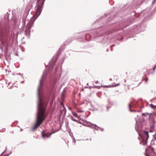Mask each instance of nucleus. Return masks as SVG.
<instances>
[{"instance_id":"nucleus-10","label":"nucleus","mask_w":156,"mask_h":156,"mask_svg":"<svg viewBox=\"0 0 156 156\" xmlns=\"http://www.w3.org/2000/svg\"><path fill=\"white\" fill-rule=\"evenodd\" d=\"M151 107L152 108H153L154 107V108H156V106H154L153 105H152V104H151L150 105Z\"/></svg>"},{"instance_id":"nucleus-12","label":"nucleus","mask_w":156,"mask_h":156,"mask_svg":"<svg viewBox=\"0 0 156 156\" xmlns=\"http://www.w3.org/2000/svg\"><path fill=\"white\" fill-rule=\"evenodd\" d=\"M142 116H145V115H146V114H145V113H142Z\"/></svg>"},{"instance_id":"nucleus-4","label":"nucleus","mask_w":156,"mask_h":156,"mask_svg":"<svg viewBox=\"0 0 156 156\" xmlns=\"http://www.w3.org/2000/svg\"><path fill=\"white\" fill-rule=\"evenodd\" d=\"M53 133H52L50 134H48L47 133H44V131H43L41 133L42 134V137L43 138H45L46 137H49Z\"/></svg>"},{"instance_id":"nucleus-2","label":"nucleus","mask_w":156,"mask_h":156,"mask_svg":"<svg viewBox=\"0 0 156 156\" xmlns=\"http://www.w3.org/2000/svg\"><path fill=\"white\" fill-rule=\"evenodd\" d=\"M144 137L142 138V139L144 142L143 144L144 145H145L147 144V140L148 139L149 136L148 132L147 131H144Z\"/></svg>"},{"instance_id":"nucleus-6","label":"nucleus","mask_w":156,"mask_h":156,"mask_svg":"<svg viewBox=\"0 0 156 156\" xmlns=\"http://www.w3.org/2000/svg\"><path fill=\"white\" fill-rule=\"evenodd\" d=\"M95 86L97 87H99L101 86L100 83L98 81H96L95 82Z\"/></svg>"},{"instance_id":"nucleus-11","label":"nucleus","mask_w":156,"mask_h":156,"mask_svg":"<svg viewBox=\"0 0 156 156\" xmlns=\"http://www.w3.org/2000/svg\"><path fill=\"white\" fill-rule=\"evenodd\" d=\"M144 81L145 83H147V80H148V78L146 77L145 79L144 80Z\"/></svg>"},{"instance_id":"nucleus-9","label":"nucleus","mask_w":156,"mask_h":156,"mask_svg":"<svg viewBox=\"0 0 156 156\" xmlns=\"http://www.w3.org/2000/svg\"><path fill=\"white\" fill-rule=\"evenodd\" d=\"M119 85H120V83H117L116 84H115V85H112V87H116V86H119Z\"/></svg>"},{"instance_id":"nucleus-1","label":"nucleus","mask_w":156,"mask_h":156,"mask_svg":"<svg viewBox=\"0 0 156 156\" xmlns=\"http://www.w3.org/2000/svg\"><path fill=\"white\" fill-rule=\"evenodd\" d=\"M38 112L36 123L32 128L33 131L36 129L43 122L46 118L47 114L45 112L47 105L42 101L41 98H38Z\"/></svg>"},{"instance_id":"nucleus-5","label":"nucleus","mask_w":156,"mask_h":156,"mask_svg":"<svg viewBox=\"0 0 156 156\" xmlns=\"http://www.w3.org/2000/svg\"><path fill=\"white\" fill-rule=\"evenodd\" d=\"M43 79H42L41 80H40V85H39V86L38 88V89L39 91L40 90L41 87L42 85H43Z\"/></svg>"},{"instance_id":"nucleus-13","label":"nucleus","mask_w":156,"mask_h":156,"mask_svg":"<svg viewBox=\"0 0 156 156\" xmlns=\"http://www.w3.org/2000/svg\"><path fill=\"white\" fill-rule=\"evenodd\" d=\"M128 106H129V108L130 109L131 108V105H130V104H129V105Z\"/></svg>"},{"instance_id":"nucleus-15","label":"nucleus","mask_w":156,"mask_h":156,"mask_svg":"<svg viewBox=\"0 0 156 156\" xmlns=\"http://www.w3.org/2000/svg\"><path fill=\"white\" fill-rule=\"evenodd\" d=\"M63 109H64V106H63Z\"/></svg>"},{"instance_id":"nucleus-3","label":"nucleus","mask_w":156,"mask_h":156,"mask_svg":"<svg viewBox=\"0 0 156 156\" xmlns=\"http://www.w3.org/2000/svg\"><path fill=\"white\" fill-rule=\"evenodd\" d=\"M41 11V9L40 6L38 7L36 10L34 15L33 16L32 19H34V20H35L38 16L40 14Z\"/></svg>"},{"instance_id":"nucleus-7","label":"nucleus","mask_w":156,"mask_h":156,"mask_svg":"<svg viewBox=\"0 0 156 156\" xmlns=\"http://www.w3.org/2000/svg\"><path fill=\"white\" fill-rule=\"evenodd\" d=\"M72 113H73V115L76 118H78V116L77 115V114L76 113L73 112Z\"/></svg>"},{"instance_id":"nucleus-14","label":"nucleus","mask_w":156,"mask_h":156,"mask_svg":"<svg viewBox=\"0 0 156 156\" xmlns=\"http://www.w3.org/2000/svg\"><path fill=\"white\" fill-rule=\"evenodd\" d=\"M155 68H156V66H154V67L153 68V70L154 71L155 70Z\"/></svg>"},{"instance_id":"nucleus-8","label":"nucleus","mask_w":156,"mask_h":156,"mask_svg":"<svg viewBox=\"0 0 156 156\" xmlns=\"http://www.w3.org/2000/svg\"><path fill=\"white\" fill-rule=\"evenodd\" d=\"M71 119L74 121H75V122H77V120L74 118H73V117H71Z\"/></svg>"}]
</instances>
